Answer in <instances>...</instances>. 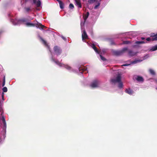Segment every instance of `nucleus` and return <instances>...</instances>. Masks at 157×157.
I'll list each match as a JSON object with an SVG mask.
<instances>
[{"label":"nucleus","mask_w":157,"mask_h":157,"mask_svg":"<svg viewBox=\"0 0 157 157\" xmlns=\"http://www.w3.org/2000/svg\"><path fill=\"white\" fill-rule=\"evenodd\" d=\"M121 76L118 75L116 79H112L111 80V81L113 83H115L117 82H119L118 87L121 88L123 86V84L121 82Z\"/></svg>","instance_id":"f257e3e1"},{"label":"nucleus","mask_w":157,"mask_h":157,"mask_svg":"<svg viewBox=\"0 0 157 157\" xmlns=\"http://www.w3.org/2000/svg\"><path fill=\"white\" fill-rule=\"evenodd\" d=\"M26 25L29 26H36V27L37 28H38L40 29H43L44 28H46V27L44 26V25H42L40 23H39L38 22H37L36 24H33L32 23H30L29 22H27L26 23Z\"/></svg>","instance_id":"f03ea898"},{"label":"nucleus","mask_w":157,"mask_h":157,"mask_svg":"<svg viewBox=\"0 0 157 157\" xmlns=\"http://www.w3.org/2000/svg\"><path fill=\"white\" fill-rule=\"evenodd\" d=\"M53 49L54 52L57 56L59 55L62 53V50L59 47L57 46H54Z\"/></svg>","instance_id":"7ed1b4c3"},{"label":"nucleus","mask_w":157,"mask_h":157,"mask_svg":"<svg viewBox=\"0 0 157 157\" xmlns=\"http://www.w3.org/2000/svg\"><path fill=\"white\" fill-rule=\"evenodd\" d=\"M127 48H124L121 50L115 51L114 53L116 56H120L122 55L125 51H127Z\"/></svg>","instance_id":"20e7f679"},{"label":"nucleus","mask_w":157,"mask_h":157,"mask_svg":"<svg viewBox=\"0 0 157 157\" xmlns=\"http://www.w3.org/2000/svg\"><path fill=\"white\" fill-rule=\"evenodd\" d=\"M82 40L83 41H84V40L85 39H88V37L86 31L84 30L83 32V33L82 34Z\"/></svg>","instance_id":"39448f33"},{"label":"nucleus","mask_w":157,"mask_h":157,"mask_svg":"<svg viewBox=\"0 0 157 157\" xmlns=\"http://www.w3.org/2000/svg\"><path fill=\"white\" fill-rule=\"evenodd\" d=\"M75 5L79 8H81L82 5H81L80 0H75Z\"/></svg>","instance_id":"423d86ee"},{"label":"nucleus","mask_w":157,"mask_h":157,"mask_svg":"<svg viewBox=\"0 0 157 157\" xmlns=\"http://www.w3.org/2000/svg\"><path fill=\"white\" fill-rule=\"evenodd\" d=\"M37 0H33V2L34 4H36V6L37 7H39L41 5V2L40 0H38L36 1Z\"/></svg>","instance_id":"0eeeda50"},{"label":"nucleus","mask_w":157,"mask_h":157,"mask_svg":"<svg viewBox=\"0 0 157 157\" xmlns=\"http://www.w3.org/2000/svg\"><path fill=\"white\" fill-rule=\"evenodd\" d=\"M125 92L129 95H132L134 93V91L130 88L126 89Z\"/></svg>","instance_id":"6e6552de"},{"label":"nucleus","mask_w":157,"mask_h":157,"mask_svg":"<svg viewBox=\"0 0 157 157\" xmlns=\"http://www.w3.org/2000/svg\"><path fill=\"white\" fill-rule=\"evenodd\" d=\"M98 82L97 81H95L92 82L90 85L91 87L94 88L98 87Z\"/></svg>","instance_id":"1a4fd4ad"},{"label":"nucleus","mask_w":157,"mask_h":157,"mask_svg":"<svg viewBox=\"0 0 157 157\" xmlns=\"http://www.w3.org/2000/svg\"><path fill=\"white\" fill-rule=\"evenodd\" d=\"M151 37H153V40H157V33L156 34H155L154 33H152L151 34Z\"/></svg>","instance_id":"9d476101"},{"label":"nucleus","mask_w":157,"mask_h":157,"mask_svg":"<svg viewBox=\"0 0 157 157\" xmlns=\"http://www.w3.org/2000/svg\"><path fill=\"white\" fill-rule=\"evenodd\" d=\"M128 53L131 56H133L136 55L137 52H134L131 50H129L128 52Z\"/></svg>","instance_id":"9b49d317"},{"label":"nucleus","mask_w":157,"mask_h":157,"mask_svg":"<svg viewBox=\"0 0 157 157\" xmlns=\"http://www.w3.org/2000/svg\"><path fill=\"white\" fill-rule=\"evenodd\" d=\"M56 1L59 2L60 8L61 9H63L64 8V4L60 0H57Z\"/></svg>","instance_id":"f8f14e48"},{"label":"nucleus","mask_w":157,"mask_h":157,"mask_svg":"<svg viewBox=\"0 0 157 157\" xmlns=\"http://www.w3.org/2000/svg\"><path fill=\"white\" fill-rule=\"evenodd\" d=\"M1 115L2 117V120L3 122H6L5 117L3 115V111L1 112Z\"/></svg>","instance_id":"ddd939ff"},{"label":"nucleus","mask_w":157,"mask_h":157,"mask_svg":"<svg viewBox=\"0 0 157 157\" xmlns=\"http://www.w3.org/2000/svg\"><path fill=\"white\" fill-rule=\"evenodd\" d=\"M136 79L139 82H143L144 81V79L143 77L139 76H137Z\"/></svg>","instance_id":"4468645a"},{"label":"nucleus","mask_w":157,"mask_h":157,"mask_svg":"<svg viewBox=\"0 0 157 157\" xmlns=\"http://www.w3.org/2000/svg\"><path fill=\"white\" fill-rule=\"evenodd\" d=\"M91 47L97 53H99L97 49V48H96V47L95 45L94 44H92Z\"/></svg>","instance_id":"2eb2a0df"},{"label":"nucleus","mask_w":157,"mask_h":157,"mask_svg":"<svg viewBox=\"0 0 157 157\" xmlns=\"http://www.w3.org/2000/svg\"><path fill=\"white\" fill-rule=\"evenodd\" d=\"M25 9L27 12H29L32 11V10L31 7H26L25 8Z\"/></svg>","instance_id":"dca6fc26"},{"label":"nucleus","mask_w":157,"mask_h":157,"mask_svg":"<svg viewBox=\"0 0 157 157\" xmlns=\"http://www.w3.org/2000/svg\"><path fill=\"white\" fill-rule=\"evenodd\" d=\"M157 50V45L153 46L150 49V51H154Z\"/></svg>","instance_id":"f3484780"},{"label":"nucleus","mask_w":157,"mask_h":157,"mask_svg":"<svg viewBox=\"0 0 157 157\" xmlns=\"http://www.w3.org/2000/svg\"><path fill=\"white\" fill-rule=\"evenodd\" d=\"M147 43V42H145L144 41H136L135 43L136 44H144Z\"/></svg>","instance_id":"a211bd4d"},{"label":"nucleus","mask_w":157,"mask_h":157,"mask_svg":"<svg viewBox=\"0 0 157 157\" xmlns=\"http://www.w3.org/2000/svg\"><path fill=\"white\" fill-rule=\"evenodd\" d=\"M89 13L88 12H87L86 14L84 16L83 19L85 21H86L87 18L88 17Z\"/></svg>","instance_id":"6ab92c4d"},{"label":"nucleus","mask_w":157,"mask_h":157,"mask_svg":"<svg viewBox=\"0 0 157 157\" xmlns=\"http://www.w3.org/2000/svg\"><path fill=\"white\" fill-rule=\"evenodd\" d=\"M149 72L150 74L152 75H155V71L152 69H150L149 70Z\"/></svg>","instance_id":"aec40b11"},{"label":"nucleus","mask_w":157,"mask_h":157,"mask_svg":"<svg viewBox=\"0 0 157 157\" xmlns=\"http://www.w3.org/2000/svg\"><path fill=\"white\" fill-rule=\"evenodd\" d=\"M2 90L4 92H6L7 91V89L6 87H4L2 88Z\"/></svg>","instance_id":"412c9836"},{"label":"nucleus","mask_w":157,"mask_h":157,"mask_svg":"<svg viewBox=\"0 0 157 157\" xmlns=\"http://www.w3.org/2000/svg\"><path fill=\"white\" fill-rule=\"evenodd\" d=\"M96 0H88V2L89 3L91 4L94 3Z\"/></svg>","instance_id":"4be33fe9"},{"label":"nucleus","mask_w":157,"mask_h":157,"mask_svg":"<svg viewBox=\"0 0 157 157\" xmlns=\"http://www.w3.org/2000/svg\"><path fill=\"white\" fill-rule=\"evenodd\" d=\"M101 59L103 61H105L106 59L101 55H100Z\"/></svg>","instance_id":"5701e85b"},{"label":"nucleus","mask_w":157,"mask_h":157,"mask_svg":"<svg viewBox=\"0 0 157 157\" xmlns=\"http://www.w3.org/2000/svg\"><path fill=\"white\" fill-rule=\"evenodd\" d=\"M152 39H153V37L152 38H150V37H148V38H146V40L147 41H151V40L154 41V40H153Z\"/></svg>","instance_id":"b1692460"},{"label":"nucleus","mask_w":157,"mask_h":157,"mask_svg":"<svg viewBox=\"0 0 157 157\" xmlns=\"http://www.w3.org/2000/svg\"><path fill=\"white\" fill-rule=\"evenodd\" d=\"M3 129H6V122H3Z\"/></svg>","instance_id":"393cba45"},{"label":"nucleus","mask_w":157,"mask_h":157,"mask_svg":"<svg viewBox=\"0 0 157 157\" xmlns=\"http://www.w3.org/2000/svg\"><path fill=\"white\" fill-rule=\"evenodd\" d=\"M40 39L42 41V42H43V43L45 44V45H47V42H46V41L45 40H44L41 37L40 38Z\"/></svg>","instance_id":"a878e982"},{"label":"nucleus","mask_w":157,"mask_h":157,"mask_svg":"<svg viewBox=\"0 0 157 157\" xmlns=\"http://www.w3.org/2000/svg\"><path fill=\"white\" fill-rule=\"evenodd\" d=\"M69 8L71 9H73L74 7V5L72 3L70 4L69 5Z\"/></svg>","instance_id":"bb28decb"},{"label":"nucleus","mask_w":157,"mask_h":157,"mask_svg":"<svg viewBox=\"0 0 157 157\" xmlns=\"http://www.w3.org/2000/svg\"><path fill=\"white\" fill-rule=\"evenodd\" d=\"M55 63H56V64H57V65H59V66H61V64L60 63V62L58 60H56Z\"/></svg>","instance_id":"cd10ccee"},{"label":"nucleus","mask_w":157,"mask_h":157,"mask_svg":"<svg viewBox=\"0 0 157 157\" xmlns=\"http://www.w3.org/2000/svg\"><path fill=\"white\" fill-rule=\"evenodd\" d=\"M100 3H98V4L96 5L94 7V9H96L98 8V7L100 6Z\"/></svg>","instance_id":"c85d7f7f"},{"label":"nucleus","mask_w":157,"mask_h":157,"mask_svg":"<svg viewBox=\"0 0 157 157\" xmlns=\"http://www.w3.org/2000/svg\"><path fill=\"white\" fill-rule=\"evenodd\" d=\"M129 43H130V42L129 41L126 40L123 42V43L124 44H127Z\"/></svg>","instance_id":"c756f323"},{"label":"nucleus","mask_w":157,"mask_h":157,"mask_svg":"<svg viewBox=\"0 0 157 157\" xmlns=\"http://www.w3.org/2000/svg\"><path fill=\"white\" fill-rule=\"evenodd\" d=\"M20 21H22L23 22H26V21L27 19L25 18H23V19H21L20 20Z\"/></svg>","instance_id":"7c9ffc66"},{"label":"nucleus","mask_w":157,"mask_h":157,"mask_svg":"<svg viewBox=\"0 0 157 157\" xmlns=\"http://www.w3.org/2000/svg\"><path fill=\"white\" fill-rule=\"evenodd\" d=\"M130 65V64H124L123 65H122V66H129Z\"/></svg>","instance_id":"2f4dec72"},{"label":"nucleus","mask_w":157,"mask_h":157,"mask_svg":"<svg viewBox=\"0 0 157 157\" xmlns=\"http://www.w3.org/2000/svg\"><path fill=\"white\" fill-rule=\"evenodd\" d=\"M5 82L3 81V83H2V86H5Z\"/></svg>","instance_id":"473e14b6"},{"label":"nucleus","mask_w":157,"mask_h":157,"mask_svg":"<svg viewBox=\"0 0 157 157\" xmlns=\"http://www.w3.org/2000/svg\"><path fill=\"white\" fill-rule=\"evenodd\" d=\"M52 60L53 62H54L55 63V62H56V60H55L54 59H53V58H52Z\"/></svg>","instance_id":"72a5a7b5"},{"label":"nucleus","mask_w":157,"mask_h":157,"mask_svg":"<svg viewBox=\"0 0 157 157\" xmlns=\"http://www.w3.org/2000/svg\"><path fill=\"white\" fill-rule=\"evenodd\" d=\"M11 21L13 23V24L15 25V23H14V22H13L14 20L13 19H11Z\"/></svg>","instance_id":"f704fd0d"},{"label":"nucleus","mask_w":157,"mask_h":157,"mask_svg":"<svg viewBox=\"0 0 157 157\" xmlns=\"http://www.w3.org/2000/svg\"><path fill=\"white\" fill-rule=\"evenodd\" d=\"M111 45H113L114 44V43L113 42H111Z\"/></svg>","instance_id":"c9c22d12"},{"label":"nucleus","mask_w":157,"mask_h":157,"mask_svg":"<svg viewBox=\"0 0 157 157\" xmlns=\"http://www.w3.org/2000/svg\"><path fill=\"white\" fill-rule=\"evenodd\" d=\"M3 81L5 82V76L4 77L3 79Z\"/></svg>","instance_id":"e433bc0d"},{"label":"nucleus","mask_w":157,"mask_h":157,"mask_svg":"<svg viewBox=\"0 0 157 157\" xmlns=\"http://www.w3.org/2000/svg\"><path fill=\"white\" fill-rule=\"evenodd\" d=\"M155 83L157 84V79H155Z\"/></svg>","instance_id":"4c0bfd02"},{"label":"nucleus","mask_w":157,"mask_h":157,"mask_svg":"<svg viewBox=\"0 0 157 157\" xmlns=\"http://www.w3.org/2000/svg\"><path fill=\"white\" fill-rule=\"evenodd\" d=\"M141 39L142 40H144L145 39V38L144 37H141Z\"/></svg>","instance_id":"58836bf2"},{"label":"nucleus","mask_w":157,"mask_h":157,"mask_svg":"<svg viewBox=\"0 0 157 157\" xmlns=\"http://www.w3.org/2000/svg\"><path fill=\"white\" fill-rule=\"evenodd\" d=\"M4 94L3 93L2 94V98H3V97H4Z\"/></svg>","instance_id":"ea45409f"},{"label":"nucleus","mask_w":157,"mask_h":157,"mask_svg":"<svg viewBox=\"0 0 157 157\" xmlns=\"http://www.w3.org/2000/svg\"><path fill=\"white\" fill-rule=\"evenodd\" d=\"M134 61L133 62V63H136L137 62V61Z\"/></svg>","instance_id":"a19ab883"},{"label":"nucleus","mask_w":157,"mask_h":157,"mask_svg":"<svg viewBox=\"0 0 157 157\" xmlns=\"http://www.w3.org/2000/svg\"><path fill=\"white\" fill-rule=\"evenodd\" d=\"M101 0H99L100 1H101Z\"/></svg>","instance_id":"79ce46f5"},{"label":"nucleus","mask_w":157,"mask_h":157,"mask_svg":"<svg viewBox=\"0 0 157 157\" xmlns=\"http://www.w3.org/2000/svg\"><path fill=\"white\" fill-rule=\"evenodd\" d=\"M156 89L157 90V88H156Z\"/></svg>","instance_id":"37998d69"}]
</instances>
